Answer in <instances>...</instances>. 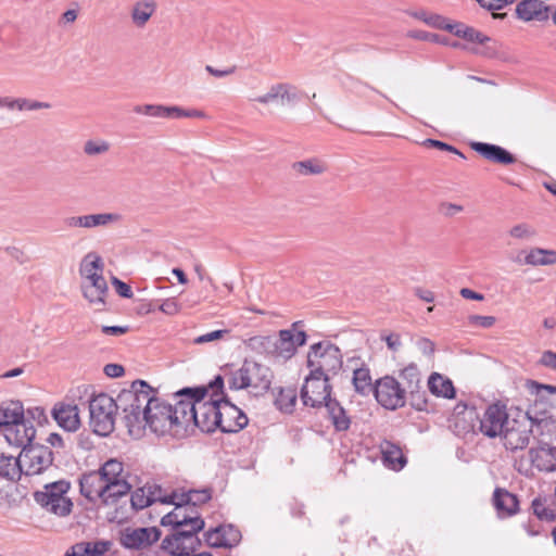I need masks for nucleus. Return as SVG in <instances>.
Listing matches in <instances>:
<instances>
[{
	"label": "nucleus",
	"instance_id": "obj_1",
	"mask_svg": "<svg viewBox=\"0 0 556 556\" xmlns=\"http://www.w3.org/2000/svg\"><path fill=\"white\" fill-rule=\"evenodd\" d=\"M128 391L119 396L124 403V421L131 437H141L146 427L153 432L164 434L174 427L184 426L178 403L172 405L152 396L151 390Z\"/></svg>",
	"mask_w": 556,
	"mask_h": 556
},
{
	"label": "nucleus",
	"instance_id": "obj_2",
	"mask_svg": "<svg viewBox=\"0 0 556 556\" xmlns=\"http://www.w3.org/2000/svg\"><path fill=\"white\" fill-rule=\"evenodd\" d=\"M223 388L224 380L218 376L207 387L179 391L177 395L181 400L178 401V412H181L184 426L192 422L202 432L215 431L220 421L218 415Z\"/></svg>",
	"mask_w": 556,
	"mask_h": 556
},
{
	"label": "nucleus",
	"instance_id": "obj_3",
	"mask_svg": "<svg viewBox=\"0 0 556 556\" xmlns=\"http://www.w3.org/2000/svg\"><path fill=\"white\" fill-rule=\"evenodd\" d=\"M128 478L124 463L110 458L98 470L83 475L79 481L80 492L90 502L112 505L130 492Z\"/></svg>",
	"mask_w": 556,
	"mask_h": 556
},
{
	"label": "nucleus",
	"instance_id": "obj_4",
	"mask_svg": "<svg viewBox=\"0 0 556 556\" xmlns=\"http://www.w3.org/2000/svg\"><path fill=\"white\" fill-rule=\"evenodd\" d=\"M534 426H536L541 431L547 430L556 433L555 419L545 418L535 421L528 413H525L521 409H516L511 413V417L500 438L507 450H523L530 443Z\"/></svg>",
	"mask_w": 556,
	"mask_h": 556
},
{
	"label": "nucleus",
	"instance_id": "obj_5",
	"mask_svg": "<svg viewBox=\"0 0 556 556\" xmlns=\"http://www.w3.org/2000/svg\"><path fill=\"white\" fill-rule=\"evenodd\" d=\"M103 270V261L94 252L86 254L79 264L81 290L91 304H103L108 294L109 288Z\"/></svg>",
	"mask_w": 556,
	"mask_h": 556
},
{
	"label": "nucleus",
	"instance_id": "obj_6",
	"mask_svg": "<svg viewBox=\"0 0 556 556\" xmlns=\"http://www.w3.org/2000/svg\"><path fill=\"white\" fill-rule=\"evenodd\" d=\"M271 372L268 367L254 361L245 359L240 368L232 371L228 378L231 390L251 389L265 391L271 382Z\"/></svg>",
	"mask_w": 556,
	"mask_h": 556
},
{
	"label": "nucleus",
	"instance_id": "obj_7",
	"mask_svg": "<svg viewBox=\"0 0 556 556\" xmlns=\"http://www.w3.org/2000/svg\"><path fill=\"white\" fill-rule=\"evenodd\" d=\"M307 366L311 372L329 378L342 367L341 351L329 342L313 344L307 353Z\"/></svg>",
	"mask_w": 556,
	"mask_h": 556
},
{
	"label": "nucleus",
	"instance_id": "obj_8",
	"mask_svg": "<svg viewBox=\"0 0 556 556\" xmlns=\"http://www.w3.org/2000/svg\"><path fill=\"white\" fill-rule=\"evenodd\" d=\"M168 502L174 504L175 507L172 511L162 517V526L179 528V531H201L204 528V520L198 511V508L180 501L178 493L174 492L169 496Z\"/></svg>",
	"mask_w": 556,
	"mask_h": 556
},
{
	"label": "nucleus",
	"instance_id": "obj_9",
	"mask_svg": "<svg viewBox=\"0 0 556 556\" xmlns=\"http://www.w3.org/2000/svg\"><path fill=\"white\" fill-rule=\"evenodd\" d=\"M117 404L105 393L93 396L89 403L90 426L94 433L108 435L114 430Z\"/></svg>",
	"mask_w": 556,
	"mask_h": 556
},
{
	"label": "nucleus",
	"instance_id": "obj_10",
	"mask_svg": "<svg viewBox=\"0 0 556 556\" xmlns=\"http://www.w3.org/2000/svg\"><path fill=\"white\" fill-rule=\"evenodd\" d=\"M70 488L68 481L59 480L45 485V490L37 492L35 497L48 511L63 517L68 515L73 507L71 498L67 496Z\"/></svg>",
	"mask_w": 556,
	"mask_h": 556
},
{
	"label": "nucleus",
	"instance_id": "obj_11",
	"mask_svg": "<svg viewBox=\"0 0 556 556\" xmlns=\"http://www.w3.org/2000/svg\"><path fill=\"white\" fill-rule=\"evenodd\" d=\"M511 417L507 405L501 401L489 404L479 419V432L486 438L495 439L503 431Z\"/></svg>",
	"mask_w": 556,
	"mask_h": 556
},
{
	"label": "nucleus",
	"instance_id": "obj_12",
	"mask_svg": "<svg viewBox=\"0 0 556 556\" xmlns=\"http://www.w3.org/2000/svg\"><path fill=\"white\" fill-rule=\"evenodd\" d=\"M374 393L377 402L387 409L395 410L406 403V389H402L401 381L393 376L378 379Z\"/></svg>",
	"mask_w": 556,
	"mask_h": 556
},
{
	"label": "nucleus",
	"instance_id": "obj_13",
	"mask_svg": "<svg viewBox=\"0 0 556 556\" xmlns=\"http://www.w3.org/2000/svg\"><path fill=\"white\" fill-rule=\"evenodd\" d=\"M53 463V453L48 446H27L20 453L22 473L26 476L40 475Z\"/></svg>",
	"mask_w": 556,
	"mask_h": 556
},
{
	"label": "nucleus",
	"instance_id": "obj_14",
	"mask_svg": "<svg viewBox=\"0 0 556 556\" xmlns=\"http://www.w3.org/2000/svg\"><path fill=\"white\" fill-rule=\"evenodd\" d=\"M330 394L329 378L309 371L301 390L303 404L309 407H320L326 405L327 401L332 400Z\"/></svg>",
	"mask_w": 556,
	"mask_h": 556
},
{
	"label": "nucleus",
	"instance_id": "obj_15",
	"mask_svg": "<svg viewBox=\"0 0 556 556\" xmlns=\"http://www.w3.org/2000/svg\"><path fill=\"white\" fill-rule=\"evenodd\" d=\"M199 531H176L163 539L161 547L170 556H192L201 548Z\"/></svg>",
	"mask_w": 556,
	"mask_h": 556
},
{
	"label": "nucleus",
	"instance_id": "obj_16",
	"mask_svg": "<svg viewBox=\"0 0 556 556\" xmlns=\"http://www.w3.org/2000/svg\"><path fill=\"white\" fill-rule=\"evenodd\" d=\"M160 538L161 531L156 527H127L121 531L119 543L128 549H143L156 543Z\"/></svg>",
	"mask_w": 556,
	"mask_h": 556
},
{
	"label": "nucleus",
	"instance_id": "obj_17",
	"mask_svg": "<svg viewBox=\"0 0 556 556\" xmlns=\"http://www.w3.org/2000/svg\"><path fill=\"white\" fill-rule=\"evenodd\" d=\"M218 418L220 419L218 429L227 433L238 432L248 425L245 414L223 396H220Z\"/></svg>",
	"mask_w": 556,
	"mask_h": 556
},
{
	"label": "nucleus",
	"instance_id": "obj_18",
	"mask_svg": "<svg viewBox=\"0 0 556 556\" xmlns=\"http://www.w3.org/2000/svg\"><path fill=\"white\" fill-rule=\"evenodd\" d=\"M306 341V334L304 331L295 329H286L279 331V337L275 342L273 355L277 358L288 359L296 351L298 346H301Z\"/></svg>",
	"mask_w": 556,
	"mask_h": 556
},
{
	"label": "nucleus",
	"instance_id": "obj_19",
	"mask_svg": "<svg viewBox=\"0 0 556 556\" xmlns=\"http://www.w3.org/2000/svg\"><path fill=\"white\" fill-rule=\"evenodd\" d=\"M1 433L10 445L22 447L24 450L34 440L36 429L34 424L24 416L21 420L3 429Z\"/></svg>",
	"mask_w": 556,
	"mask_h": 556
},
{
	"label": "nucleus",
	"instance_id": "obj_20",
	"mask_svg": "<svg viewBox=\"0 0 556 556\" xmlns=\"http://www.w3.org/2000/svg\"><path fill=\"white\" fill-rule=\"evenodd\" d=\"M295 99V87L289 84L279 83L271 85L266 93L251 97L250 101L267 105L269 103H290Z\"/></svg>",
	"mask_w": 556,
	"mask_h": 556
},
{
	"label": "nucleus",
	"instance_id": "obj_21",
	"mask_svg": "<svg viewBox=\"0 0 556 556\" xmlns=\"http://www.w3.org/2000/svg\"><path fill=\"white\" fill-rule=\"evenodd\" d=\"M478 418L476 409L465 403H458L450 418V427L458 435H465L473 430V421Z\"/></svg>",
	"mask_w": 556,
	"mask_h": 556
},
{
	"label": "nucleus",
	"instance_id": "obj_22",
	"mask_svg": "<svg viewBox=\"0 0 556 556\" xmlns=\"http://www.w3.org/2000/svg\"><path fill=\"white\" fill-rule=\"evenodd\" d=\"M470 148L484 160L495 164L508 165L516 162V157L510 152L496 144L471 142Z\"/></svg>",
	"mask_w": 556,
	"mask_h": 556
},
{
	"label": "nucleus",
	"instance_id": "obj_23",
	"mask_svg": "<svg viewBox=\"0 0 556 556\" xmlns=\"http://www.w3.org/2000/svg\"><path fill=\"white\" fill-rule=\"evenodd\" d=\"M205 542L211 547H231L240 540V532L231 526H219L204 533Z\"/></svg>",
	"mask_w": 556,
	"mask_h": 556
},
{
	"label": "nucleus",
	"instance_id": "obj_24",
	"mask_svg": "<svg viewBox=\"0 0 556 556\" xmlns=\"http://www.w3.org/2000/svg\"><path fill=\"white\" fill-rule=\"evenodd\" d=\"M121 216L116 213H101L83 216H72L65 220L71 228H94L116 223Z\"/></svg>",
	"mask_w": 556,
	"mask_h": 556
},
{
	"label": "nucleus",
	"instance_id": "obj_25",
	"mask_svg": "<svg viewBox=\"0 0 556 556\" xmlns=\"http://www.w3.org/2000/svg\"><path fill=\"white\" fill-rule=\"evenodd\" d=\"M52 415L58 425L66 431H76L80 427L77 405L59 403L54 406Z\"/></svg>",
	"mask_w": 556,
	"mask_h": 556
},
{
	"label": "nucleus",
	"instance_id": "obj_26",
	"mask_svg": "<svg viewBox=\"0 0 556 556\" xmlns=\"http://www.w3.org/2000/svg\"><path fill=\"white\" fill-rule=\"evenodd\" d=\"M518 18L523 22L546 21L549 16L548 7L541 0H522L516 7Z\"/></svg>",
	"mask_w": 556,
	"mask_h": 556
},
{
	"label": "nucleus",
	"instance_id": "obj_27",
	"mask_svg": "<svg viewBox=\"0 0 556 556\" xmlns=\"http://www.w3.org/2000/svg\"><path fill=\"white\" fill-rule=\"evenodd\" d=\"M531 463L541 471L556 470V447L543 444L529 451Z\"/></svg>",
	"mask_w": 556,
	"mask_h": 556
},
{
	"label": "nucleus",
	"instance_id": "obj_28",
	"mask_svg": "<svg viewBox=\"0 0 556 556\" xmlns=\"http://www.w3.org/2000/svg\"><path fill=\"white\" fill-rule=\"evenodd\" d=\"M109 541H90L74 544L65 556H105L111 548Z\"/></svg>",
	"mask_w": 556,
	"mask_h": 556
},
{
	"label": "nucleus",
	"instance_id": "obj_29",
	"mask_svg": "<svg viewBox=\"0 0 556 556\" xmlns=\"http://www.w3.org/2000/svg\"><path fill=\"white\" fill-rule=\"evenodd\" d=\"M383 464L392 470H401L406 465V457L402 448L390 442L384 441L380 445Z\"/></svg>",
	"mask_w": 556,
	"mask_h": 556
},
{
	"label": "nucleus",
	"instance_id": "obj_30",
	"mask_svg": "<svg viewBox=\"0 0 556 556\" xmlns=\"http://www.w3.org/2000/svg\"><path fill=\"white\" fill-rule=\"evenodd\" d=\"M493 501L501 516H511L518 511L519 502L517 496L504 489L494 491Z\"/></svg>",
	"mask_w": 556,
	"mask_h": 556
},
{
	"label": "nucleus",
	"instance_id": "obj_31",
	"mask_svg": "<svg viewBox=\"0 0 556 556\" xmlns=\"http://www.w3.org/2000/svg\"><path fill=\"white\" fill-rule=\"evenodd\" d=\"M156 11L154 0H140L135 2L130 11L131 22L137 27H144Z\"/></svg>",
	"mask_w": 556,
	"mask_h": 556
},
{
	"label": "nucleus",
	"instance_id": "obj_32",
	"mask_svg": "<svg viewBox=\"0 0 556 556\" xmlns=\"http://www.w3.org/2000/svg\"><path fill=\"white\" fill-rule=\"evenodd\" d=\"M428 389L438 397L453 399L455 396V388L452 380L439 372L430 375L428 379Z\"/></svg>",
	"mask_w": 556,
	"mask_h": 556
},
{
	"label": "nucleus",
	"instance_id": "obj_33",
	"mask_svg": "<svg viewBox=\"0 0 556 556\" xmlns=\"http://www.w3.org/2000/svg\"><path fill=\"white\" fill-rule=\"evenodd\" d=\"M25 416L23 404L18 401L4 403L0 406V431L12 426Z\"/></svg>",
	"mask_w": 556,
	"mask_h": 556
},
{
	"label": "nucleus",
	"instance_id": "obj_34",
	"mask_svg": "<svg viewBox=\"0 0 556 556\" xmlns=\"http://www.w3.org/2000/svg\"><path fill=\"white\" fill-rule=\"evenodd\" d=\"M326 408L329 415V418L336 428L337 431H345L349 429L351 420L346 415L344 408L340 405V403L336 400H330L326 402Z\"/></svg>",
	"mask_w": 556,
	"mask_h": 556
},
{
	"label": "nucleus",
	"instance_id": "obj_35",
	"mask_svg": "<svg viewBox=\"0 0 556 556\" xmlns=\"http://www.w3.org/2000/svg\"><path fill=\"white\" fill-rule=\"evenodd\" d=\"M402 389H406V394H414L420 389L421 375L418 367L410 364L399 371Z\"/></svg>",
	"mask_w": 556,
	"mask_h": 556
},
{
	"label": "nucleus",
	"instance_id": "obj_36",
	"mask_svg": "<svg viewBox=\"0 0 556 556\" xmlns=\"http://www.w3.org/2000/svg\"><path fill=\"white\" fill-rule=\"evenodd\" d=\"M296 176L320 175L327 170V164L319 159H308L291 165Z\"/></svg>",
	"mask_w": 556,
	"mask_h": 556
},
{
	"label": "nucleus",
	"instance_id": "obj_37",
	"mask_svg": "<svg viewBox=\"0 0 556 556\" xmlns=\"http://www.w3.org/2000/svg\"><path fill=\"white\" fill-rule=\"evenodd\" d=\"M525 262L526 264L532 266H545L556 264V251L533 248L527 253Z\"/></svg>",
	"mask_w": 556,
	"mask_h": 556
},
{
	"label": "nucleus",
	"instance_id": "obj_38",
	"mask_svg": "<svg viewBox=\"0 0 556 556\" xmlns=\"http://www.w3.org/2000/svg\"><path fill=\"white\" fill-rule=\"evenodd\" d=\"M298 400L296 389L292 387L280 388L275 397L277 408L283 413H292Z\"/></svg>",
	"mask_w": 556,
	"mask_h": 556
},
{
	"label": "nucleus",
	"instance_id": "obj_39",
	"mask_svg": "<svg viewBox=\"0 0 556 556\" xmlns=\"http://www.w3.org/2000/svg\"><path fill=\"white\" fill-rule=\"evenodd\" d=\"M534 515L540 520L553 521L556 519V503L548 498H534L532 502Z\"/></svg>",
	"mask_w": 556,
	"mask_h": 556
},
{
	"label": "nucleus",
	"instance_id": "obj_40",
	"mask_svg": "<svg viewBox=\"0 0 556 556\" xmlns=\"http://www.w3.org/2000/svg\"><path fill=\"white\" fill-rule=\"evenodd\" d=\"M22 475L20 466V456L0 454V476L9 480L18 479Z\"/></svg>",
	"mask_w": 556,
	"mask_h": 556
},
{
	"label": "nucleus",
	"instance_id": "obj_41",
	"mask_svg": "<svg viewBox=\"0 0 556 556\" xmlns=\"http://www.w3.org/2000/svg\"><path fill=\"white\" fill-rule=\"evenodd\" d=\"M353 386L355 391L359 394H369L374 391L372 379L370 370L367 367H361L354 369L353 372Z\"/></svg>",
	"mask_w": 556,
	"mask_h": 556
},
{
	"label": "nucleus",
	"instance_id": "obj_42",
	"mask_svg": "<svg viewBox=\"0 0 556 556\" xmlns=\"http://www.w3.org/2000/svg\"><path fill=\"white\" fill-rule=\"evenodd\" d=\"M178 497L186 504L197 508L199 505L207 503L212 497V493L210 489L189 490L188 492L178 493Z\"/></svg>",
	"mask_w": 556,
	"mask_h": 556
},
{
	"label": "nucleus",
	"instance_id": "obj_43",
	"mask_svg": "<svg viewBox=\"0 0 556 556\" xmlns=\"http://www.w3.org/2000/svg\"><path fill=\"white\" fill-rule=\"evenodd\" d=\"M83 149L86 155L96 156L109 152L111 144L104 139H90L84 143Z\"/></svg>",
	"mask_w": 556,
	"mask_h": 556
},
{
	"label": "nucleus",
	"instance_id": "obj_44",
	"mask_svg": "<svg viewBox=\"0 0 556 556\" xmlns=\"http://www.w3.org/2000/svg\"><path fill=\"white\" fill-rule=\"evenodd\" d=\"M230 334L229 329H217L201 336H198L193 339L192 343L195 345H202L206 343H215L227 339Z\"/></svg>",
	"mask_w": 556,
	"mask_h": 556
},
{
	"label": "nucleus",
	"instance_id": "obj_45",
	"mask_svg": "<svg viewBox=\"0 0 556 556\" xmlns=\"http://www.w3.org/2000/svg\"><path fill=\"white\" fill-rule=\"evenodd\" d=\"M152 500L149 493L143 489L139 488L135 490L130 495V504L134 510H140L150 506Z\"/></svg>",
	"mask_w": 556,
	"mask_h": 556
},
{
	"label": "nucleus",
	"instance_id": "obj_46",
	"mask_svg": "<svg viewBox=\"0 0 556 556\" xmlns=\"http://www.w3.org/2000/svg\"><path fill=\"white\" fill-rule=\"evenodd\" d=\"M135 112L138 114L155 116V117H164L167 111L163 105H154V104H146L138 105L135 108Z\"/></svg>",
	"mask_w": 556,
	"mask_h": 556
},
{
	"label": "nucleus",
	"instance_id": "obj_47",
	"mask_svg": "<svg viewBox=\"0 0 556 556\" xmlns=\"http://www.w3.org/2000/svg\"><path fill=\"white\" fill-rule=\"evenodd\" d=\"M467 320L471 327L491 328L494 326L496 318L494 316L470 315Z\"/></svg>",
	"mask_w": 556,
	"mask_h": 556
},
{
	"label": "nucleus",
	"instance_id": "obj_48",
	"mask_svg": "<svg viewBox=\"0 0 556 556\" xmlns=\"http://www.w3.org/2000/svg\"><path fill=\"white\" fill-rule=\"evenodd\" d=\"M422 144L426 148H434V149L442 150V151H448L451 153H454V154L460 156L462 159H465V155L460 151H458L455 147L450 146L443 141L435 140V139H426L422 142Z\"/></svg>",
	"mask_w": 556,
	"mask_h": 556
},
{
	"label": "nucleus",
	"instance_id": "obj_49",
	"mask_svg": "<svg viewBox=\"0 0 556 556\" xmlns=\"http://www.w3.org/2000/svg\"><path fill=\"white\" fill-rule=\"evenodd\" d=\"M25 417L30 422L31 420L35 421L38 426H43L48 422L47 414L42 407L28 408Z\"/></svg>",
	"mask_w": 556,
	"mask_h": 556
},
{
	"label": "nucleus",
	"instance_id": "obj_50",
	"mask_svg": "<svg viewBox=\"0 0 556 556\" xmlns=\"http://www.w3.org/2000/svg\"><path fill=\"white\" fill-rule=\"evenodd\" d=\"M159 309L166 315L174 316L180 312L181 306L176 299L170 298L164 300Z\"/></svg>",
	"mask_w": 556,
	"mask_h": 556
},
{
	"label": "nucleus",
	"instance_id": "obj_51",
	"mask_svg": "<svg viewBox=\"0 0 556 556\" xmlns=\"http://www.w3.org/2000/svg\"><path fill=\"white\" fill-rule=\"evenodd\" d=\"M515 1L516 0H477L481 8L489 11L502 10Z\"/></svg>",
	"mask_w": 556,
	"mask_h": 556
},
{
	"label": "nucleus",
	"instance_id": "obj_52",
	"mask_svg": "<svg viewBox=\"0 0 556 556\" xmlns=\"http://www.w3.org/2000/svg\"><path fill=\"white\" fill-rule=\"evenodd\" d=\"M410 404L415 409L419 412L428 410L429 407L425 392H419V390H417L416 393L410 394Z\"/></svg>",
	"mask_w": 556,
	"mask_h": 556
},
{
	"label": "nucleus",
	"instance_id": "obj_53",
	"mask_svg": "<svg viewBox=\"0 0 556 556\" xmlns=\"http://www.w3.org/2000/svg\"><path fill=\"white\" fill-rule=\"evenodd\" d=\"M51 105L47 102L31 101L27 99H20V103L17 105L18 111H34L41 109H49Z\"/></svg>",
	"mask_w": 556,
	"mask_h": 556
},
{
	"label": "nucleus",
	"instance_id": "obj_54",
	"mask_svg": "<svg viewBox=\"0 0 556 556\" xmlns=\"http://www.w3.org/2000/svg\"><path fill=\"white\" fill-rule=\"evenodd\" d=\"M510 236L514 238L522 239L529 238L534 235V230L527 224H519L514 226L510 231Z\"/></svg>",
	"mask_w": 556,
	"mask_h": 556
},
{
	"label": "nucleus",
	"instance_id": "obj_55",
	"mask_svg": "<svg viewBox=\"0 0 556 556\" xmlns=\"http://www.w3.org/2000/svg\"><path fill=\"white\" fill-rule=\"evenodd\" d=\"M539 364L556 371V353L551 350L544 351L539 359Z\"/></svg>",
	"mask_w": 556,
	"mask_h": 556
},
{
	"label": "nucleus",
	"instance_id": "obj_56",
	"mask_svg": "<svg viewBox=\"0 0 556 556\" xmlns=\"http://www.w3.org/2000/svg\"><path fill=\"white\" fill-rule=\"evenodd\" d=\"M112 285L114 286L115 288V291L123 298H126V299H130L132 296V291H131V288L125 283L124 281L117 279V278H113L112 279Z\"/></svg>",
	"mask_w": 556,
	"mask_h": 556
},
{
	"label": "nucleus",
	"instance_id": "obj_57",
	"mask_svg": "<svg viewBox=\"0 0 556 556\" xmlns=\"http://www.w3.org/2000/svg\"><path fill=\"white\" fill-rule=\"evenodd\" d=\"M440 211L444 216L452 217L464 211V206L456 203H442L440 205Z\"/></svg>",
	"mask_w": 556,
	"mask_h": 556
},
{
	"label": "nucleus",
	"instance_id": "obj_58",
	"mask_svg": "<svg viewBox=\"0 0 556 556\" xmlns=\"http://www.w3.org/2000/svg\"><path fill=\"white\" fill-rule=\"evenodd\" d=\"M205 71L214 77L222 78V77L232 75L236 72V67L229 66V67H226L223 70H217V68L213 67L212 65H206Z\"/></svg>",
	"mask_w": 556,
	"mask_h": 556
},
{
	"label": "nucleus",
	"instance_id": "obj_59",
	"mask_svg": "<svg viewBox=\"0 0 556 556\" xmlns=\"http://www.w3.org/2000/svg\"><path fill=\"white\" fill-rule=\"evenodd\" d=\"M463 38L471 41V42H480L483 43L488 38L482 35L481 33L477 31L472 27H468L466 34L463 36Z\"/></svg>",
	"mask_w": 556,
	"mask_h": 556
},
{
	"label": "nucleus",
	"instance_id": "obj_60",
	"mask_svg": "<svg viewBox=\"0 0 556 556\" xmlns=\"http://www.w3.org/2000/svg\"><path fill=\"white\" fill-rule=\"evenodd\" d=\"M527 386L528 388L531 390V391H536L539 392L540 390H545L547 391L548 393L551 394H555L556 393V387L555 386H551V384H541V383H538L536 381H532V380H529L527 382Z\"/></svg>",
	"mask_w": 556,
	"mask_h": 556
},
{
	"label": "nucleus",
	"instance_id": "obj_61",
	"mask_svg": "<svg viewBox=\"0 0 556 556\" xmlns=\"http://www.w3.org/2000/svg\"><path fill=\"white\" fill-rule=\"evenodd\" d=\"M459 294L466 300H473V301H483L484 300V295L482 293H478L469 288H462L459 291Z\"/></svg>",
	"mask_w": 556,
	"mask_h": 556
},
{
	"label": "nucleus",
	"instance_id": "obj_62",
	"mask_svg": "<svg viewBox=\"0 0 556 556\" xmlns=\"http://www.w3.org/2000/svg\"><path fill=\"white\" fill-rule=\"evenodd\" d=\"M104 372L109 377L116 378V377H121L124 375V368H123V366L117 365V364H109L104 367Z\"/></svg>",
	"mask_w": 556,
	"mask_h": 556
},
{
	"label": "nucleus",
	"instance_id": "obj_63",
	"mask_svg": "<svg viewBox=\"0 0 556 556\" xmlns=\"http://www.w3.org/2000/svg\"><path fill=\"white\" fill-rule=\"evenodd\" d=\"M102 331H103V333L110 334V336H122L128 331V328L121 327V326H104L102 328Z\"/></svg>",
	"mask_w": 556,
	"mask_h": 556
},
{
	"label": "nucleus",
	"instance_id": "obj_64",
	"mask_svg": "<svg viewBox=\"0 0 556 556\" xmlns=\"http://www.w3.org/2000/svg\"><path fill=\"white\" fill-rule=\"evenodd\" d=\"M415 294L425 302H433L434 293L428 289L417 288L415 289Z\"/></svg>",
	"mask_w": 556,
	"mask_h": 556
}]
</instances>
